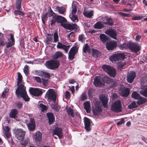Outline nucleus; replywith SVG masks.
<instances>
[{"instance_id": "50", "label": "nucleus", "mask_w": 147, "mask_h": 147, "mask_svg": "<svg viewBox=\"0 0 147 147\" xmlns=\"http://www.w3.org/2000/svg\"><path fill=\"white\" fill-rule=\"evenodd\" d=\"M78 39L79 41L83 42L84 41H85V37L84 34H81L79 36Z\"/></svg>"}, {"instance_id": "49", "label": "nucleus", "mask_w": 147, "mask_h": 147, "mask_svg": "<svg viewBox=\"0 0 147 147\" xmlns=\"http://www.w3.org/2000/svg\"><path fill=\"white\" fill-rule=\"evenodd\" d=\"M54 41H53V42H56L58 41L59 36L57 33L55 32L54 34L53 35Z\"/></svg>"}, {"instance_id": "44", "label": "nucleus", "mask_w": 147, "mask_h": 147, "mask_svg": "<svg viewBox=\"0 0 147 147\" xmlns=\"http://www.w3.org/2000/svg\"><path fill=\"white\" fill-rule=\"evenodd\" d=\"M103 81H105L106 83L108 84H111V82H112L113 80L109 78L108 76H105L104 77L103 79Z\"/></svg>"}, {"instance_id": "16", "label": "nucleus", "mask_w": 147, "mask_h": 147, "mask_svg": "<svg viewBox=\"0 0 147 147\" xmlns=\"http://www.w3.org/2000/svg\"><path fill=\"white\" fill-rule=\"evenodd\" d=\"M56 135L59 138H61L63 136L62 129L61 128L56 127L53 131V135Z\"/></svg>"}, {"instance_id": "27", "label": "nucleus", "mask_w": 147, "mask_h": 147, "mask_svg": "<svg viewBox=\"0 0 147 147\" xmlns=\"http://www.w3.org/2000/svg\"><path fill=\"white\" fill-rule=\"evenodd\" d=\"M55 9V11H58L59 13L61 14H64L66 11V9L62 6L61 7L57 6Z\"/></svg>"}, {"instance_id": "60", "label": "nucleus", "mask_w": 147, "mask_h": 147, "mask_svg": "<svg viewBox=\"0 0 147 147\" xmlns=\"http://www.w3.org/2000/svg\"><path fill=\"white\" fill-rule=\"evenodd\" d=\"M67 112L69 115H70L71 116H73L74 113L73 111V110L71 109L69 107V109H68L67 111Z\"/></svg>"}, {"instance_id": "40", "label": "nucleus", "mask_w": 147, "mask_h": 147, "mask_svg": "<svg viewBox=\"0 0 147 147\" xmlns=\"http://www.w3.org/2000/svg\"><path fill=\"white\" fill-rule=\"evenodd\" d=\"M52 108L55 111H58L60 109V107L57 104H53L51 105Z\"/></svg>"}, {"instance_id": "46", "label": "nucleus", "mask_w": 147, "mask_h": 147, "mask_svg": "<svg viewBox=\"0 0 147 147\" xmlns=\"http://www.w3.org/2000/svg\"><path fill=\"white\" fill-rule=\"evenodd\" d=\"M118 46L119 48L121 49H127V48H128V43L126 44L125 42L119 45Z\"/></svg>"}, {"instance_id": "20", "label": "nucleus", "mask_w": 147, "mask_h": 147, "mask_svg": "<svg viewBox=\"0 0 147 147\" xmlns=\"http://www.w3.org/2000/svg\"><path fill=\"white\" fill-rule=\"evenodd\" d=\"M53 18H56L58 21V22L61 23L62 26H63V24H65L67 23V20L65 18L60 15L55 16Z\"/></svg>"}, {"instance_id": "21", "label": "nucleus", "mask_w": 147, "mask_h": 147, "mask_svg": "<svg viewBox=\"0 0 147 147\" xmlns=\"http://www.w3.org/2000/svg\"><path fill=\"white\" fill-rule=\"evenodd\" d=\"M136 77V73L134 71H131L127 76V80L128 82L132 83Z\"/></svg>"}, {"instance_id": "45", "label": "nucleus", "mask_w": 147, "mask_h": 147, "mask_svg": "<svg viewBox=\"0 0 147 147\" xmlns=\"http://www.w3.org/2000/svg\"><path fill=\"white\" fill-rule=\"evenodd\" d=\"M22 0H17L16 5V9H20L21 7V2Z\"/></svg>"}, {"instance_id": "19", "label": "nucleus", "mask_w": 147, "mask_h": 147, "mask_svg": "<svg viewBox=\"0 0 147 147\" xmlns=\"http://www.w3.org/2000/svg\"><path fill=\"white\" fill-rule=\"evenodd\" d=\"M99 98L102 102L103 106L105 108H107L108 107L107 104L108 102V98H107V96L104 95H102Z\"/></svg>"}, {"instance_id": "23", "label": "nucleus", "mask_w": 147, "mask_h": 147, "mask_svg": "<svg viewBox=\"0 0 147 147\" xmlns=\"http://www.w3.org/2000/svg\"><path fill=\"white\" fill-rule=\"evenodd\" d=\"M10 38L8 39L9 41L6 44V47L9 48L14 45L15 43L13 35L11 34H10Z\"/></svg>"}, {"instance_id": "36", "label": "nucleus", "mask_w": 147, "mask_h": 147, "mask_svg": "<svg viewBox=\"0 0 147 147\" xmlns=\"http://www.w3.org/2000/svg\"><path fill=\"white\" fill-rule=\"evenodd\" d=\"M42 134L39 131H37L34 135V138L36 141H39L41 140Z\"/></svg>"}, {"instance_id": "30", "label": "nucleus", "mask_w": 147, "mask_h": 147, "mask_svg": "<svg viewBox=\"0 0 147 147\" xmlns=\"http://www.w3.org/2000/svg\"><path fill=\"white\" fill-rule=\"evenodd\" d=\"M63 55V53L61 51L56 52L55 54L52 55V57L53 59H57L59 58H61Z\"/></svg>"}, {"instance_id": "35", "label": "nucleus", "mask_w": 147, "mask_h": 147, "mask_svg": "<svg viewBox=\"0 0 147 147\" xmlns=\"http://www.w3.org/2000/svg\"><path fill=\"white\" fill-rule=\"evenodd\" d=\"M92 51L93 56L95 58H97L100 55V53L97 50L92 49Z\"/></svg>"}, {"instance_id": "39", "label": "nucleus", "mask_w": 147, "mask_h": 147, "mask_svg": "<svg viewBox=\"0 0 147 147\" xmlns=\"http://www.w3.org/2000/svg\"><path fill=\"white\" fill-rule=\"evenodd\" d=\"M137 101V104L140 105L144 103L147 100L146 98L140 97L138 99Z\"/></svg>"}, {"instance_id": "56", "label": "nucleus", "mask_w": 147, "mask_h": 147, "mask_svg": "<svg viewBox=\"0 0 147 147\" xmlns=\"http://www.w3.org/2000/svg\"><path fill=\"white\" fill-rule=\"evenodd\" d=\"M39 107L40 108L42 111H44L46 110L47 109V107L46 106L42 104H40Z\"/></svg>"}, {"instance_id": "53", "label": "nucleus", "mask_w": 147, "mask_h": 147, "mask_svg": "<svg viewBox=\"0 0 147 147\" xmlns=\"http://www.w3.org/2000/svg\"><path fill=\"white\" fill-rule=\"evenodd\" d=\"M75 36V33L72 32L70 33L68 35H67V37L68 39L70 40L72 38Z\"/></svg>"}, {"instance_id": "37", "label": "nucleus", "mask_w": 147, "mask_h": 147, "mask_svg": "<svg viewBox=\"0 0 147 147\" xmlns=\"http://www.w3.org/2000/svg\"><path fill=\"white\" fill-rule=\"evenodd\" d=\"M83 52L84 53L88 52L90 53L91 52L90 48L87 43L83 47Z\"/></svg>"}, {"instance_id": "26", "label": "nucleus", "mask_w": 147, "mask_h": 147, "mask_svg": "<svg viewBox=\"0 0 147 147\" xmlns=\"http://www.w3.org/2000/svg\"><path fill=\"white\" fill-rule=\"evenodd\" d=\"M57 47L59 49H63L65 51V52L66 53H67L68 50L69 49L70 46H66L62 44L59 42H58L57 45Z\"/></svg>"}, {"instance_id": "11", "label": "nucleus", "mask_w": 147, "mask_h": 147, "mask_svg": "<svg viewBox=\"0 0 147 147\" xmlns=\"http://www.w3.org/2000/svg\"><path fill=\"white\" fill-rule=\"evenodd\" d=\"M93 84L96 87H101L104 86V81L102 78L99 76H96L94 79Z\"/></svg>"}, {"instance_id": "10", "label": "nucleus", "mask_w": 147, "mask_h": 147, "mask_svg": "<svg viewBox=\"0 0 147 147\" xmlns=\"http://www.w3.org/2000/svg\"><path fill=\"white\" fill-rule=\"evenodd\" d=\"M101 105L98 102L96 103L92 107V111L94 114L98 115L102 111Z\"/></svg>"}, {"instance_id": "54", "label": "nucleus", "mask_w": 147, "mask_h": 147, "mask_svg": "<svg viewBox=\"0 0 147 147\" xmlns=\"http://www.w3.org/2000/svg\"><path fill=\"white\" fill-rule=\"evenodd\" d=\"M48 13H46L41 17L42 20V22L44 24L45 21L47 19Z\"/></svg>"}, {"instance_id": "52", "label": "nucleus", "mask_w": 147, "mask_h": 147, "mask_svg": "<svg viewBox=\"0 0 147 147\" xmlns=\"http://www.w3.org/2000/svg\"><path fill=\"white\" fill-rule=\"evenodd\" d=\"M122 1L123 2V3H127V4L130 6L131 5V3H133L134 2L133 0H122Z\"/></svg>"}, {"instance_id": "62", "label": "nucleus", "mask_w": 147, "mask_h": 147, "mask_svg": "<svg viewBox=\"0 0 147 147\" xmlns=\"http://www.w3.org/2000/svg\"><path fill=\"white\" fill-rule=\"evenodd\" d=\"M29 67L28 66L26 65L24 67V71L26 75H28V69Z\"/></svg>"}, {"instance_id": "18", "label": "nucleus", "mask_w": 147, "mask_h": 147, "mask_svg": "<svg viewBox=\"0 0 147 147\" xmlns=\"http://www.w3.org/2000/svg\"><path fill=\"white\" fill-rule=\"evenodd\" d=\"M105 33L114 39L117 38V33L113 29L107 30L105 31Z\"/></svg>"}, {"instance_id": "2", "label": "nucleus", "mask_w": 147, "mask_h": 147, "mask_svg": "<svg viewBox=\"0 0 147 147\" xmlns=\"http://www.w3.org/2000/svg\"><path fill=\"white\" fill-rule=\"evenodd\" d=\"M147 77L142 78L141 80V90L140 93L145 97H147Z\"/></svg>"}, {"instance_id": "29", "label": "nucleus", "mask_w": 147, "mask_h": 147, "mask_svg": "<svg viewBox=\"0 0 147 147\" xmlns=\"http://www.w3.org/2000/svg\"><path fill=\"white\" fill-rule=\"evenodd\" d=\"M47 116L49 119V124H52L55 120V117L53 113H47Z\"/></svg>"}, {"instance_id": "34", "label": "nucleus", "mask_w": 147, "mask_h": 147, "mask_svg": "<svg viewBox=\"0 0 147 147\" xmlns=\"http://www.w3.org/2000/svg\"><path fill=\"white\" fill-rule=\"evenodd\" d=\"M53 40L52 35L48 34V36L47 37L46 39L45 42L47 45L51 44Z\"/></svg>"}, {"instance_id": "7", "label": "nucleus", "mask_w": 147, "mask_h": 147, "mask_svg": "<svg viewBox=\"0 0 147 147\" xmlns=\"http://www.w3.org/2000/svg\"><path fill=\"white\" fill-rule=\"evenodd\" d=\"M43 91L45 90L39 88H30L29 89V92L32 95L35 96H39L42 94Z\"/></svg>"}, {"instance_id": "4", "label": "nucleus", "mask_w": 147, "mask_h": 147, "mask_svg": "<svg viewBox=\"0 0 147 147\" xmlns=\"http://www.w3.org/2000/svg\"><path fill=\"white\" fill-rule=\"evenodd\" d=\"M122 106L120 100L115 101L111 105V110L114 112L119 113L122 111Z\"/></svg>"}, {"instance_id": "38", "label": "nucleus", "mask_w": 147, "mask_h": 147, "mask_svg": "<svg viewBox=\"0 0 147 147\" xmlns=\"http://www.w3.org/2000/svg\"><path fill=\"white\" fill-rule=\"evenodd\" d=\"M103 23L100 22H98L95 24L94 26L95 28L99 29H101L103 27Z\"/></svg>"}, {"instance_id": "48", "label": "nucleus", "mask_w": 147, "mask_h": 147, "mask_svg": "<svg viewBox=\"0 0 147 147\" xmlns=\"http://www.w3.org/2000/svg\"><path fill=\"white\" fill-rule=\"evenodd\" d=\"M14 13V14L16 15L23 16L24 14V13L22 11L19 10H15Z\"/></svg>"}, {"instance_id": "63", "label": "nucleus", "mask_w": 147, "mask_h": 147, "mask_svg": "<svg viewBox=\"0 0 147 147\" xmlns=\"http://www.w3.org/2000/svg\"><path fill=\"white\" fill-rule=\"evenodd\" d=\"M16 107L19 109H20L22 107L23 103L20 102H18L16 103Z\"/></svg>"}, {"instance_id": "6", "label": "nucleus", "mask_w": 147, "mask_h": 147, "mask_svg": "<svg viewBox=\"0 0 147 147\" xmlns=\"http://www.w3.org/2000/svg\"><path fill=\"white\" fill-rule=\"evenodd\" d=\"M125 57L124 54L119 53L113 54L110 57L109 59L113 63H114L117 61L124 60Z\"/></svg>"}, {"instance_id": "9", "label": "nucleus", "mask_w": 147, "mask_h": 147, "mask_svg": "<svg viewBox=\"0 0 147 147\" xmlns=\"http://www.w3.org/2000/svg\"><path fill=\"white\" fill-rule=\"evenodd\" d=\"M48 99L50 100L53 101L55 103L56 99V96L55 93L53 89H49L47 92Z\"/></svg>"}, {"instance_id": "8", "label": "nucleus", "mask_w": 147, "mask_h": 147, "mask_svg": "<svg viewBox=\"0 0 147 147\" xmlns=\"http://www.w3.org/2000/svg\"><path fill=\"white\" fill-rule=\"evenodd\" d=\"M128 48L132 51L136 53L140 49V46L137 43L129 42L128 43Z\"/></svg>"}, {"instance_id": "59", "label": "nucleus", "mask_w": 147, "mask_h": 147, "mask_svg": "<svg viewBox=\"0 0 147 147\" xmlns=\"http://www.w3.org/2000/svg\"><path fill=\"white\" fill-rule=\"evenodd\" d=\"M28 140L27 139H26L20 142V144L23 146H26L28 144Z\"/></svg>"}, {"instance_id": "22", "label": "nucleus", "mask_w": 147, "mask_h": 147, "mask_svg": "<svg viewBox=\"0 0 147 147\" xmlns=\"http://www.w3.org/2000/svg\"><path fill=\"white\" fill-rule=\"evenodd\" d=\"M63 25V27L65 28L70 30H72L75 29H78V27L77 25L76 24H67L66 23L65 24H64Z\"/></svg>"}, {"instance_id": "14", "label": "nucleus", "mask_w": 147, "mask_h": 147, "mask_svg": "<svg viewBox=\"0 0 147 147\" xmlns=\"http://www.w3.org/2000/svg\"><path fill=\"white\" fill-rule=\"evenodd\" d=\"M84 121L85 127L87 131H89L91 130V125L92 122L87 117H85L84 118Z\"/></svg>"}, {"instance_id": "41", "label": "nucleus", "mask_w": 147, "mask_h": 147, "mask_svg": "<svg viewBox=\"0 0 147 147\" xmlns=\"http://www.w3.org/2000/svg\"><path fill=\"white\" fill-rule=\"evenodd\" d=\"M100 38L102 41L103 43L105 42L107 39L106 35L103 34H101L100 35Z\"/></svg>"}, {"instance_id": "24", "label": "nucleus", "mask_w": 147, "mask_h": 147, "mask_svg": "<svg viewBox=\"0 0 147 147\" xmlns=\"http://www.w3.org/2000/svg\"><path fill=\"white\" fill-rule=\"evenodd\" d=\"M102 22L104 25L112 26L113 24V20L111 18H108L106 17H105L104 18Z\"/></svg>"}, {"instance_id": "12", "label": "nucleus", "mask_w": 147, "mask_h": 147, "mask_svg": "<svg viewBox=\"0 0 147 147\" xmlns=\"http://www.w3.org/2000/svg\"><path fill=\"white\" fill-rule=\"evenodd\" d=\"M15 134L17 138L20 140H22L24 138L25 132L21 129H17L15 131Z\"/></svg>"}, {"instance_id": "64", "label": "nucleus", "mask_w": 147, "mask_h": 147, "mask_svg": "<svg viewBox=\"0 0 147 147\" xmlns=\"http://www.w3.org/2000/svg\"><path fill=\"white\" fill-rule=\"evenodd\" d=\"M43 76L45 78H47L48 79L50 78L51 77L49 73L45 72H44Z\"/></svg>"}, {"instance_id": "32", "label": "nucleus", "mask_w": 147, "mask_h": 147, "mask_svg": "<svg viewBox=\"0 0 147 147\" xmlns=\"http://www.w3.org/2000/svg\"><path fill=\"white\" fill-rule=\"evenodd\" d=\"M129 92L130 90L128 88H124L121 90L120 94L122 96H127L129 94Z\"/></svg>"}, {"instance_id": "55", "label": "nucleus", "mask_w": 147, "mask_h": 147, "mask_svg": "<svg viewBox=\"0 0 147 147\" xmlns=\"http://www.w3.org/2000/svg\"><path fill=\"white\" fill-rule=\"evenodd\" d=\"M87 99L86 94L85 93L82 94L80 96V100H84Z\"/></svg>"}, {"instance_id": "25", "label": "nucleus", "mask_w": 147, "mask_h": 147, "mask_svg": "<svg viewBox=\"0 0 147 147\" xmlns=\"http://www.w3.org/2000/svg\"><path fill=\"white\" fill-rule=\"evenodd\" d=\"M18 111L16 109H11L9 113V116L12 118L17 119Z\"/></svg>"}, {"instance_id": "13", "label": "nucleus", "mask_w": 147, "mask_h": 147, "mask_svg": "<svg viewBox=\"0 0 147 147\" xmlns=\"http://www.w3.org/2000/svg\"><path fill=\"white\" fill-rule=\"evenodd\" d=\"M78 51V49L76 47H73L69 50L68 53V59L72 60L74 58L75 55Z\"/></svg>"}, {"instance_id": "33", "label": "nucleus", "mask_w": 147, "mask_h": 147, "mask_svg": "<svg viewBox=\"0 0 147 147\" xmlns=\"http://www.w3.org/2000/svg\"><path fill=\"white\" fill-rule=\"evenodd\" d=\"M93 11L92 10L89 11L84 10L83 11V13L85 17L88 18H90L93 15Z\"/></svg>"}, {"instance_id": "17", "label": "nucleus", "mask_w": 147, "mask_h": 147, "mask_svg": "<svg viewBox=\"0 0 147 147\" xmlns=\"http://www.w3.org/2000/svg\"><path fill=\"white\" fill-rule=\"evenodd\" d=\"M117 46V42L115 41H111L107 43L106 45L107 49L109 51L113 50Z\"/></svg>"}, {"instance_id": "3", "label": "nucleus", "mask_w": 147, "mask_h": 147, "mask_svg": "<svg viewBox=\"0 0 147 147\" xmlns=\"http://www.w3.org/2000/svg\"><path fill=\"white\" fill-rule=\"evenodd\" d=\"M59 65V62L57 60H51L46 62L45 65L48 69L55 70L58 68Z\"/></svg>"}, {"instance_id": "51", "label": "nucleus", "mask_w": 147, "mask_h": 147, "mask_svg": "<svg viewBox=\"0 0 147 147\" xmlns=\"http://www.w3.org/2000/svg\"><path fill=\"white\" fill-rule=\"evenodd\" d=\"M72 10L71 11L72 15H75L77 11V6L76 5L74 6L73 5H72Z\"/></svg>"}, {"instance_id": "28", "label": "nucleus", "mask_w": 147, "mask_h": 147, "mask_svg": "<svg viewBox=\"0 0 147 147\" xmlns=\"http://www.w3.org/2000/svg\"><path fill=\"white\" fill-rule=\"evenodd\" d=\"M3 128L5 136L7 138H9L11 136L9 133V128L7 126H3Z\"/></svg>"}, {"instance_id": "5", "label": "nucleus", "mask_w": 147, "mask_h": 147, "mask_svg": "<svg viewBox=\"0 0 147 147\" xmlns=\"http://www.w3.org/2000/svg\"><path fill=\"white\" fill-rule=\"evenodd\" d=\"M102 67L104 70L110 76L114 77L116 76V71L113 67L107 65H103Z\"/></svg>"}, {"instance_id": "42", "label": "nucleus", "mask_w": 147, "mask_h": 147, "mask_svg": "<svg viewBox=\"0 0 147 147\" xmlns=\"http://www.w3.org/2000/svg\"><path fill=\"white\" fill-rule=\"evenodd\" d=\"M131 97L135 99H138L139 98L140 96L139 93L135 91L133 92L131 94Z\"/></svg>"}, {"instance_id": "58", "label": "nucleus", "mask_w": 147, "mask_h": 147, "mask_svg": "<svg viewBox=\"0 0 147 147\" xmlns=\"http://www.w3.org/2000/svg\"><path fill=\"white\" fill-rule=\"evenodd\" d=\"M44 71L40 70H37L35 71V73L36 75L40 76H42L43 75Z\"/></svg>"}, {"instance_id": "15", "label": "nucleus", "mask_w": 147, "mask_h": 147, "mask_svg": "<svg viewBox=\"0 0 147 147\" xmlns=\"http://www.w3.org/2000/svg\"><path fill=\"white\" fill-rule=\"evenodd\" d=\"M26 124L29 130L32 131L35 128V123L34 119L30 118L28 121L26 122Z\"/></svg>"}, {"instance_id": "31", "label": "nucleus", "mask_w": 147, "mask_h": 147, "mask_svg": "<svg viewBox=\"0 0 147 147\" xmlns=\"http://www.w3.org/2000/svg\"><path fill=\"white\" fill-rule=\"evenodd\" d=\"M84 108L87 113H90L91 111V107L90 102L87 101L84 103Z\"/></svg>"}, {"instance_id": "43", "label": "nucleus", "mask_w": 147, "mask_h": 147, "mask_svg": "<svg viewBox=\"0 0 147 147\" xmlns=\"http://www.w3.org/2000/svg\"><path fill=\"white\" fill-rule=\"evenodd\" d=\"M137 107V105L136 102L134 101L132 102L128 106V108L129 109L136 108Z\"/></svg>"}, {"instance_id": "1", "label": "nucleus", "mask_w": 147, "mask_h": 147, "mask_svg": "<svg viewBox=\"0 0 147 147\" xmlns=\"http://www.w3.org/2000/svg\"><path fill=\"white\" fill-rule=\"evenodd\" d=\"M18 88L16 90L15 94L18 98H22L25 101H28L30 98L28 96L26 90V88L22 83V76L20 72L18 73Z\"/></svg>"}, {"instance_id": "61", "label": "nucleus", "mask_w": 147, "mask_h": 147, "mask_svg": "<svg viewBox=\"0 0 147 147\" xmlns=\"http://www.w3.org/2000/svg\"><path fill=\"white\" fill-rule=\"evenodd\" d=\"M94 90L92 88L89 89L88 91V95L89 96L91 97L92 96V94Z\"/></svg>"}, {"instance_id": "47", "label": "nucleus", "mask_w": 147, "mask_h": 147, "mask_svg": "<svg viewBox=\"0 0 147 147\" xmlns=\"http://www.w3.org/2000/svg\"><path fill=\"white\" fill-rule=\"evenodd\" d=\"M70 18L73 22H77L78 21V16L75 15H72V16L70 17Z\"/></svg>"}, {"instance_id": "57", "label": "nucleus", "mask_w": 147, "mask_h": 147, "mask_svg": "<svg viewBox=\"0 0 147 147\" xmlns=\"http://www.w3.org/2000/svg\"><path fill=\"white\" fill-rule=\"evenodd\" d=\"M125 65V63L120 62L118 64V67L119 69H121Z\"/></svg>"}]
</instances>
